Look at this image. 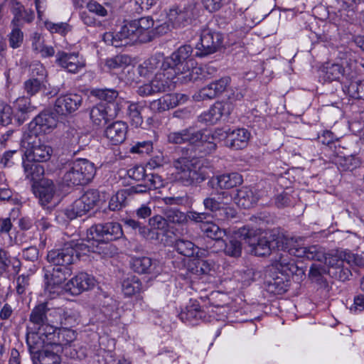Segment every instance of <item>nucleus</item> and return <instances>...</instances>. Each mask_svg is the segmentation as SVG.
Returning <instances> with one entry per match:
<instances>
[{
    "label": "nucleus",
    "mask_w": 364,
    "mask_h": 364,
    "mask_svg": "<svg viewBox=\"0 0 364 364\" xmlns=\"http://www.w3.org/2000/svg\"><path fill=\"white\" fill-rule=\"evenodd\" d=\"M163 186L161 177L156 174L151 173L145 181L132 188L134 193H143L151 189H156Z\"/></svg>",
    "instance_id": "nucleus-37"
},
{
    "label": "nucleus",
    "mask_w": 364,
    "mask_h": 364,
    "mask_svg": "<svg viewBox=\"0 0 364 364\" xmlns=\"http://www.w3.org/2000/svg\"><path fill=\"white\" fill-rule=\"evenodd\" d=\"M203 134V131L196 130L194 128L187 129L183 132V143L188 142L200 147Z\"/></svg>",
    "instance_id": "nucleus-52"
},
{
    "label": "nucleus",
    "mask_w": 364,
    "mask_h": 364,
    "mask_svg": "<svg viewBox=\"0 0 364 364\" xmlns=\"http://www.w3.org/2000/svg\"><path fill=\"white\" fill-rule=\"evenodd\" d=\"M216 72V68L213 65H207L201 68L197 66L193 59H188L183 65V82L209 78Z\"/></svg>",
    "instance_id": "nucleus-13"
},
{
    "label": "nucleus",
    "mask_w": 364,
    "mask_h": 364,
    "mask_svg": "<svg viewBox=\"0 0 364 364\" xmlns=\"http://www.w3.org/2000/svg\"><path fill=\"white\" fill-rule=\"evenodd\" d=\"M70 275V269L66 267H55L52 270L46 269L45 273L46 290L50 294L55 293L56 289Z\"/></svg>",
    "instance_id": "nucleus-17"
},
{
    "label": "nucleus",
    "mask_w": 364,
    "mask_h": 364,
    "mask_svg": "<svg viewBox=\"0 0 364 364\" xmlns=\"http://www.w3.org/2000/svg\"><path fill=\"white\" fill-rule=\"evenodd\" d=\"M235 199L239 206L248 209L258 201L259 197L252 188L242 187L237 191Z\"/></svg>",
    "instance_id": "nucleus-33"
},
{
    "label": "nucleus",
    "mask_w": 364,
    "mask_h": 364,
    "mask_svg": "<svg viewBox=\"0 0 364 364\" xmlns=\"http://www.w3.org/2000/svg\"><path fill=\"white\" fill-rule=\"evenodd\" d=\"M127 124L122 121H117L109 124L105 131V136L113 144L122 143L127 136Z\"/></svg>",
    "instance_id": "nucleus-26"
},
{
    "label": "nucleus",
    "mask_w": 364,
    "mask_h": 364,
    "mask_svg": "<svg viewBox=\"0 0 364 364\" xmlns=\"http://www.w3.org/2000/svg\"><path fill=\"white\" fill-rule=\"evenodd\" d=\"M14 15L11 25L22 27L25 23H31L34 18V14L32 11L26 10L18 1H13L11 9Z\"/></svg>",
    "instance_id": "nucleus-28"
},
{
    "label": "nucleus",
    "mask_w": 364,
    "mask_h": 364,
    "mask_svg": "<svg viewBox=\"0 0 364 364\" xmlns=\"http://www.w3.org/2000/svg\"><path fill=\"white\" fill-rule=\"evenodd\" d=\"M181 61V53L177 50L166 58L164 54L157 53L141 63L137 70L140 76L148 77L157 71H162L171 65H177Z\"/></svg>",
    "instance_id": "nucleus-6"
},
{
    "label": "nucleus",
    "mask_w": 364,
    "mask_h": 364,
    "mask_svg": "<svg viewBox=\"0 0 364 364\" xmlns=\"http://www.w3.org/2000/svg\"><path fill=\"white\" fill-rule=\"evenodd\" d=\"M250 134L245 129H237L230 131L223 130V137L225 138L226 146L230 149L238 150L247 146Z\"/></svg>",
    "instance_id": "nucleus-22"
},
{
    "label": "nucleus",
    "mask_w": 364,
    "mask_h": 364,
    "mask_svg": "<svg viewBox=\"0 0 364 364\" xmlns=\"http://www.w3.org/2000/svg\"><path fill=\"white\" fill-rule=\"evenodd\" d=\"M333 161L341 171H352L360 165V160L358 156L346 154L340 151V148L335 151Z\"/></svg>",
    "instance_id": "nucleus-27"
},
{
    "label": "nucleus",
    "mask_w": 364,
    "mask_h": 364,
    "mask_svg": "<svg viewBox=\"0 0 364 364\" xmlns=\"http://www.w3.org/2000/svg\"><path fill=\"white\" fill-rule=\"evenodd\" d=\"M52 310H55V308L50 306L48 301L38 304L30 314V321L36 326V328L46 322L51 323L50 320L55 316V314H50Z\"/></svg>",
    "instance_id": "nucleus-25"
},
{
    "label": "nucleus",
    "mask_w": 364,
    "mask_h": 364,
    "mask_svg": "<svg viewBox=\"0 0 364 364\" xmlns=\"http://www.w3.org/2000/svg\"><path fill=\"white\" fill-rule=\"evenodd\" d=\"M23 146L26 148L25 156L28 161H46L53 153L51 146L42 141L35 134L25 136Z\"/></svg>",
    "instance_id": "nucleus-8"
},
{
    "label": "nucleus",
    "mask_w": 364,
    "mask_h": 364,
    "mask_svg": "<svg viewBox=\"0 0 364 364\" xmlns=\"http://www.w3.org/2000/svg\"><path fill=\"white\" fill-rule=\"evenodd\" d=\"M34 193L38 197L43 205L55 204L59 200L56 186L53 181L50 179L44 178L41 180L39 185L34 189Z\"/></svg>",
    "instance_id": "nucleus-20"
},
{
    "label": "nucleus",
    "mask_w": 364,
    "mask_h": 364,
    "mask_svg": "<svg viewBox=\"0 0 364 364\" xmlns=\"http://www.w3.org/2000/svg\"><path fill=\"white\" fill-rule=\"evenodd\" d=\"M82 97L75 93L63 95L55 100L54 109L62 115L70 114L75 112L81 106Z\"/></svg>",
    "instance_id": "nucleus-18"
},
{
    "label": "nucleus",
    "mask_w": 364,
    "mask_h": 364,
    "mask_svg": "<svg viewBox=\"0 0 364 364\" xmlns=\"http://www.w3.org/2000/svg\"><path fill=\"white\" fill-rule=\"evenodd\" d=\"M237 212L235 208L231 207H222L220 208L215 215L219 220L225 221L235 218Z\"/></svg>",
    "instance_id": "nucleus-64"
},
{
    "label": "nucleus",
    "mask_w": 364,
    "mask_h": 364,
    "mask_svg": "<svg viewBox=\"0 0 364 364\" xmlns=\"http://www.w3.org/2000/svg\"><path fill=\"white\" fill-rule=\"evenodd\" d=\"M23 166L26 178L31 181H37L41 179L44 173V168L40 164H35L31 161H23Z\"/></svg>",
    "instance_id": "nucleus-40"
},
{
    "label": "nucleus",
    "mask_w": 364,
    "mask_h": 364,
    "mask_svg": "<svg viewBox=\"0 0 364 364\" xmlns=\"http://www.w3.org/2000/svg\"><path fill=\"white\" fill-rule=\"evenodd\" d=\"M142 284L138 277L127 275L122 282V291L127 296H132L141 290Z\"/></svg>",
    "instance_id": "nucleus-34"
},
{
    "label": "nucleus",
    "mask_w": 364,
    "mask_h": 364,
    "mask_svg": "<svg viewBox=\"0 0 364 364\" xmlns=\"http://www.w3.org/2000/svg\"><path fill=\"white\" fill-rule=\"evenodd\" d=\"M166 217L170 228L175 229V232L173 231L171 232L176 237L175 240L173 242V246L181 254L179 244L181 242L182 212L178 208H169L166 211Z\"/></svg>",
    "instance_id": "nucleus-23"
},
{
    "label": "nucleus",
    "mask_w": 364,
    "mask_h": 364,
    "mask_svg": "<svg viewBox=\"0 0 364 364\" xmlns=\"http://www.w3.org/2000/svg\"><path fill=\"white\" fill-rule=\"evenodd\" d=\"M131 58L127 55H117L106 60L105 65L110 70L122 69L128 66Z\"/></svg>",
    "instance_id": "nucleus-46"
},
{
    "label": "nucleus",
    "mask_w": 364,
    "mask_h": 364,
    "mask_svg": "<svg viewBox=\"0 0 364 364\" xmlns=\"http://www.w3.org/2000/svg\"><path fill=\"white\" fill-rule=\"evenodd\" d=\"M52 323L46 322L39 326H38L37 331L38 333L45 338V341L50 345V346H54L55 343V338L57 335L56 328L53 326Z\"/></svg>",
    "instance_id": "nucleus-43"
},
{
    "label": "nucleus",
    "mask_w": 364,
    "mask_h": 364,
    "mask_svg": "<svg viewBox=\"0 0 364 364\" xmlns=\"http://www.w3.org/2000/svg\"><path fill=\"white\" fill-rule=\"evenodd\" d=\"M123 235L122 226L115 222L97 224L87 230L88 240L95 241H109L119 239Z\"/></svg>",
    "instance_id": "nucleus-9"
},
{
    "label": "nucleus",
    "mask_w": 364,
    "mask_h": 364,
    "mask_svg": "<svg viewBox=\"0 0 364 364\" xmlns=\"http://www.w3.org/2000/svg\"><path fill=\"white\" fill-rule=\"evenodd\" d=\"M326 262L330 267L328 272L331 277L340 281H346L351 276V272L345 266V263L350 266L363 268L364 267V255L342 252L339 256L330 257Z\"/></svg>",
    "instance_id": "nucleus-5"
},
{
    "label": "nucleus",
    "mask_w": 364,
    "mask_h": 364,
    "mask_svg": "<svg viewBox=\"0 0 364 364\" xmlns=\"http://www.w3.org/2000/svg\"><path fill=\"white\" fill-rule=\"evenodd\" d=\"M183 266L186 267L188 272L196 275L208 274L210 269L207 262L198 257L183 259Z\"/></svg>",
    "instance_id": "nucleus-36"
},
{
    "label": "nucleus",
    "mask_w": 364,
    "mask_h": 364,
    "mask_svg": "<svg viewBox=\"0 0 364 364\" xmlns=\"http://www.w3.org/2000/svg\"><path fill=\"white\" fill-rule=\"evenodd\" d=\"M206 215L205 213H198L196 212H188L184 218L183 221H195L196 223H200V228L204 235L213 240L220 241L226 235V230L220 228L218 225L213 222H203L205 219Z\"/></svg>",
    "instance_id": "nucleus-10"
},
{
    "label": "nucleus",
    "mask_w": 364,
    "mask_h": 364,
    "mask_svg": "<svg viewBox=\"0 0 364 364\" xmlns=\"http://www.w3.org/2000/svg\"><path fill=\"white\" fill-rule=\"evenodd\" d=\"M90 210L87 208V206L81 198H78L69 208L65 209V214L67 218L70 220H73L78 216H82L88 212Z\"/></svg>",
    "instance_id": "nucleus-44"
},
{
    "label": "nucleus",
    "mask_w": 364,
    "mask_h": 364,
    "mask_svg": "<svg viewBox=\"0 0 364 364\" xmlns=\"http://www.w3.org/2000/svg\"><path fill=\"white\" fill-rule=\"evenodd\" d=\"M330 257H335L334 255H326L324 249L318 245H311L307 247V255L308 259L316 260L319 262L324 261L325 264H327L326 260Z\"/></svg>",
    "instance_id": "nucleus-48"
},
{
    "label": "nucleus",
    "mask_w": 364,
    "mask_h": 364,
    "mask_svg": "<svg viewBox=\"0 0 364 364\" xmlns=\"http://www.w3.org/2000/svg\"><path fill=\"white\" fill-rule=\"evenodd\" d=\"M325 264L326 266L316 264H312L309 271V277L311 279L318 281L323 274H328V271L330 267L328 264Z\"/></svg>",
    "instance_id": "nucleus-62"
},
{
    "label": "nucleus",
    "mask_w": 364,
    "mask_h": 364,
    "mask_svg": "<svg viewBox=\"0 0 364 364\" xmlns=\"http://www.w3.org/2000/svg\"><path fill=\"white\" fill-rule=\"evenodd\" d=\"M63 144L70 151L78 152L87 144V135L75 127H69L63 136Z\"/></svg>",
    "instance_id": "nucleus-21"
},
{
    "label": "nucleus",
    "mask_w": 364,
    "mask_h": 364,
    "mask_svg": "<svg viewBox=\"0 0 364 364\" xmlns=\"http://www.w3.org/2000/svg\"><path fill=\"white\" fill-rule=\"evenodd\" d=\"M76 338V333L68 327H61L58 329L55 338V346H67Z\"/></svg>",
    "instance_id": "nucleus-42"
},
{
    "label": "nucleus",
    "mask_w": 364,
    "mask_h": 364,
    "mask_svg": "<svg viewBox=\"0 0 364 364\" xmlns=\"http://www.w3.org/2000/svg\"><path fill=\"white\" fill-rule=\"evenodd\" d=\"M95 284L96 280L93 276L80 272L65 284L64 289L72 295H78L82 291L92 289Z\"/></svg>",
    "instance_id": "nucleus-16"
},
{
    "label": "nucleus",
    "mask_w": 364,
    "mask_h": 364,
    "mask_svg": "<svg viewBox=\"0 0 364 364\" xmlns=\"http://www.w3.org/2000/svg\"><path fill=\"white\" fill-rule=\"evenodd\" d=\"M154 21L150 16L127 21L116 33L107 32L103 41L107 44L120 48L135 43H146L151 40V29Z\"/></svg>",
    "instance_id": "nucleus-1"
},
{
    "label": "nucleus",
    "mask_w": 364,
    "mask_h": 364,
    "mask_svg": "<svg viewBox=\"0 0 364 364\" xmlns=\"http://www.w3.org/2000/svg\"><path fill=\"white\" fill-rule=\"evenodd\" d=\"M182 23L181 9L178 6H174L169 9L167 14L166 23L168 27L173 28H179Z\"/></svg>",
    "instance_id": "nucleus-51"
},
{
    "label": "nucleus",
    "mask_w": 364,
    "mask_h": 364,
    "mask_svg": "<svg viewBox=\"0 0 364 364\" xmlns=\"http://www.w3.org/2000/svg\"><path fill=\"white\" fill-rule=\"evenodd\" d=\"M151 266V259L147 257H136L132 259V269L141 274L146 273Z\"/></svg>",
    "instance_id": "nucleus-53"
},
{
    "label": "nucleus",
    "mask_w": 364,
    "mask_h": 364,
    "mask_svg": "<svg viewBox=\"0 0 364 364\" xmlns=\"http://www.w3.org/2000/svg\"><path fill=\"white\" fill-rule=\"evenodd\" d=\"M342 90L352 98L364 100V80L350 81L348 85H344Z\"/></svg>",
    "instance_id": "nucleus-39"
},
{
    "label": "nucleus",
    "mask_w": 364,
    "mask_h": 364,
    "mask_svg": "<svg viewBox=\"0 0 364 364\" xmlns=\"http://www.w3.org/2000/svg\"><path fill=\"white\" fill-rule=\"evenodd\" d=\"M80 198L87 206V208L91 210L100 202V193L97 190L90 189Z\"/></svg>",
    "instance_id": "nucleus-54"
},
{
    "label": "nucleus",
    "mask_w": 364,
    "mask_h": 364,
    "mask_svg": "<svg viewBox=\"0 0 364 364\" xmlns=\"http://www.w3.org/2000/svg\"><path fill=\"white\" fill-rule=\"evenodd\" d=\"M43 83L41 80L31 78L24 82V89L28 95L33 96L40 91Z\"/></svg>",
    "instance_id": "nucleus-60"
},
{
    "label": "nucleus",
    "mask_w": 364,
    "mask_h": 364,
    "mask_svg": "<svg viewBox=\"0 0 364 364\" xmlns=\"http://www.w3.org/2000/svg\"><path fill=\"white\" fill-rule=\"evenodd\" d=\"M181 67L182 62L180 61L179 65H173L162 71H157L151 82L138 87L137 93L141 97H146L175 88L177 84L182 82Z\"/></svg>",
    "instance_id": "nucleus-2"
},
{
    "label": "nucleus",
    "mask_w": 364,
    "mask_h": 364,
    "mask_svg": "<svg viewBox=\"0 0 364 364\" xmlns=\"http://www.w3.org/2000/svg\"><path fill=\"white\" fill-rule=\"evenodd\" d=\"M26 343L33 358H38V355L46 348L52 347L38 331L31 332L27 334Z\"/></svg>",
    "instance_id": "nucleus-29"
},
{
    "label": "nucleus",
    "mask_w": 364,
    "mask_h": 364,
    "mask_svg": "<svg viewBox=\"0 0 364 364\" xmlns=\"http://www.w3.org/2000/svg\"><path fill=\"white\" fill-rule=\"evenodd\" d=\"M229 82V77H222L220 80H215V82L209 84L215 97L222 94L226 90Z\"/></svg>",
    "instance_id": "nucleus-61"
},
{
    "label": "nucleus",
    "mask_w": 364,
    "mask_h": 364,
    "mask_svg": "<svg viewBox=\"0 0 364 364\" xmlns=\"http://www.w3.org/2000/svg\"><path fill=\"white\" fill-rule=\"evenodd\" d=\"M96 169L93 163L80 159L68 163L65 167L63 182L68 186H82L94 178Z\"/></svg>",
    "instance_id": "nucleus-4"
},
{
    "label": "nucleus",
    "mask_w": 364,
    "mask_h": 364,
    "mask_svg": "<svg viewBox=\"0 0 364 364\" xmlns=\"http://www.w3.org/2000/svg\"><path fill=\"white\" fill-rule=\"evenodd\" d=\"M92 95L100 100L112 102L118 96V92L114 89H95L92 90Z\"/></svg>",
    "instance_id": "nucleus-57"
},
{
    "label": "nucleus",
    "mask_w": 364,
    "mask_h": 364,
    "mask_svg": "<svg viewBox=\"0 0 364 364\" xmlns=\"http://www.w3.org/2000/svg\"><path fill=\"white\" fill-rule=\"evenodd\" d=\"M142 109L143 106L139 103H131L128 107L129 117L131 119L132 124L136 127L141 126L143 123L141 116Z\"/></svg>",
    "instance_id": "nucleus-50"
},
{
    "label": "nucleus",
    "mask_w": 364,
    "mask_h": 364,
    "mask_svg": "<svg viewBox=\"0 0 364 364\" xmlns=\"http://www.w3.org/2000/svg\"><path fill=\"white\" fill-rule=\"evenodd\" d=\"M151 173H149L150 175ZM127 175L129 178L136 181H145L148 178L149 174L146 173V170L142 166H135L127 171Z\"/></svg>",
    "instance_id": "nucleus-58"
},
{
    "label": "nucleus",
    "mask_w": 364,
    "mask_h": 364,
    "mask_svg": "<svg viewBox=\"0 0 364 364\" xmlns=\"http://www.w3.org/2000/svg\"><path fill=\"white\" fill-rule=\"evenodd\" d=\"M21 27L12 26V29L9 35V46L12 48H19L23 41V33Z\"/></svg>",
    "instance_id": "nucleus-56"
},
{
    "label": "nucleus",
    "mask_w": 364,
    "mask_h": 364,
    "mask_svg": "<svg viewBox=\"0 0 364 364\" xmlns=\"http://www.w3.org/2000/svg\"><path fill=\"white\" fill-rule=\"evenodd\" d=\"M205 177L201 172V165L197 159L191 161L183 160V185L188 186L198 183L204 181Z\"/></svg>",
    "instance_id": "nucleus-24"
},
{
    "label": "nucleus",
    "mask_w": 364,
    "mask_h": 364,
    "mask_svg": "<svg viewBox=\"0 0 364 364\" xmlns=\"http://www.w3.org/2000/svg\"><path fill=\"white\" fill-rule=\"evenodd\" d=\"M41 364H59L60 362V356L50 350V348H46L41 353L37 358Z\"/></svg>",
    "instance_id": "nucleus-55"
},
{
    "label": "nucleus",
    "mask_w": 364,
    "mask_h": 364,
    "mask_svg": "<svg viewBox=\"0 0 364 364\" xmlns=\"http://www.w3.org/2000/svg\"><path fill=\"white\" fill-rule=\"evenodd\" d=\"M55 58L56 64L70 73H77L86 65L85 60L78 53L58 51Z\"/></svg>",
    "instance_id": "nucleus-12"
},
{
    "label": "nucleus",
    "mask_w": 364,
    "mask_h": 364,
    "mask_svg": "<svg viewBox=\"0 0 364 364\" xmlns=\"http://www.w3.org/2000/svg\"><path fill=\"white\" fill-rule=\"evenodd\" d=\"M216 181L218 186L223 189H230L242 183V176L237 173L223 174L212 179V183Z\"/></svg>",
    "instance_id": "nucleus-35"
},
{
    "label": "nucleus",
    "mask_w": 364,
    "mask_h": 364,
    "mask_svg": "<svg viewBox=\"0 0 364 364\" xmlns=\"http://www.w3.org/2000/svg\"><path fill=\"white\" fill-rule=\"evenodd\" d=\"M223 138V129H218L213 132L203 130V139L200 142V151L209 154L216 149V141Z\"/></svg>",
    "instance_id": "nucleus-30"
},
{
    "label": "nucleus",
    "mask_w": 364,
    "mask_h": 364,
    "mask_svg": "<svg viewBox=\"0 0 364 364\" xmlns=\"http://www.w3.org/2000/svg\"><path fill=\"white\" fill-rule=\"evenodd\" d=\"M240 235L244 240H247V242L252 247L251 252L256 256L265 257L269 255L272 250L277 248L278 250H284L288 248L287 238L284 235H270L256 239L253 233L250 230L243 228L240 230Z\"/></svg>",
    "instance_id": "nucleus-3"
},
{
    "label": "nucleus",
    "mask_w": 364,
    "mask_h": 364,
    "mask_svg": "<svg viewBox=\"0 0 364 364\" xmlns=\"http://www.w3.org/2000/svg\"><path fill=\"white\" fill-rule=\"evenodd\" d=\"M90 115L92 122L98 126L108 119L107 109L104 105H98L92 107Z\"/></svg>",
    "instance_id": "nucleus-49"
},
{
    "label": "nucleus",
    "mask_w": 364,
    "mask_h": 364,
    "mask_svg": "<svg viewBox=\"0 0 364 364\" xmlns=\"http://www.w3.org/2000/svg\"><path fill=\"white\" fill-rule=\"evenodd\" d=\"M232 110V105L230 102H217L207 112L200 117V121L208 124H214L222 117L228 116Z\"/></svg>",
    "instance_id": "nucleus-19"
},
{
    "label": "nucleus",
    "mask_w": 364,
    "mask_h": 364,
    "mask_svg": "<svg viewBox=\"0 0 364 364\" xmlns=\"http://www.w3.org/2000/svg\"><path fill=\"white\" fill-rule=\"evenodd\" d=\"M242 246L241 242L235 237H230L225 242L224 253L232 257H240L242 255Z\"/></svg>",
    "instance_id": "nucleus-45"
},
{
    "label": "nucleus",
    "mask_w": 364,
    "mask_h": 364,
    "mask_svg": "<svg viewBox=\"0 0 364 364\" xmlns=\"http://www.w3.org/2000/svg\"><path fill=\"white\" fill-rule=\"evenodd\" d=\"M31 41L32 50L42 58H49L54 55L55 50L53 47L46 45L45 40L40 33H34L31 37Z\"/></svg>",
    "instance_id": "nucleus-32"
},
{
    "label": "nucleus",
    "mask_w": 364,
    "mask_h": 364,
    "mask_svg": "<svg viewBox=\"0 0 364 364\" xmlns=\"http://www.w3.org/2000/svg\"><path fill=\"white\" fill-rule=\"evenodd\" d=\"M350 0L343 1L338 10L340 16L346 21H352L354 19L356 12L359 11L358 6L355 3L349 2Z\"/></svg>",
    "instance_id": "nucleus-47"
},
{
    "label": "nucleus",
    "mask_w": 364,
    "mask_h": 364,
    "mask_svg": "<svg viewBox=\"0 0 364 364\" xmlns=\"http://www.w3.org/2000/svg\"><path fill=\"white\" fill-rule=\"evenodd\" d=\"M35 124L45 132H50L57 127L58 119L56 117L50 112H42L34 119Z\"/></svg>",
    "instance_id": "nucleus-38"
},
{
    "label": "nucleus",
    "mask_w": 364,
    "mask_h": 364,
    "mask_svg": "<svg viewBox=\"0 0 364 364\" xmlns=\"http://www.w3.org/2000/svg\"><path fill=\"white\" fill-rule=\"evenodd\" d=\"M344 68L338 63L328 64L323 70V78L325 81L338 80L343 75Z\"/></svg>",
    "instance_id": "nucleus-41"
},
{
    "label": "nucleus",
    "mask_w": 364,
    "mask_h": 364,
    "mask_svg": "<svg viewBox=\"0 0 364 364\" xmlns=\"http://www.w3.org/2000/svg\"><path fill=\"white\" fill-rule=\"evenodd\" d=\"M272 269L282 271L289 277H291L298 283L305 278V270L304 268L298 266L287 252L282 254L279 259L274 262V267Z\"/></svg>",
    "instance_id": "nucleus-14"
},
{
    "label": "nucleus",
    "mask_w": 364,
    "mask_h": 364,
    "mask_svg": "<svg viewBox=\"0 0 364 364\" xmlns=\"http://www.w3.org/2000/svg\"><path fill=\"white\" fill-rule=\"evenodd\" d=\"M50 314H55L54 318L50 320L51 323H60L62 327L71 328L77 322V314L71 310H65L60 308H55L52 310Z\"/></svg>",
    "instance_id": "nucleus-31"
},
{
    "label": "nucleus",
    "mask_w": 364,
    "mask_h": 364,
    "mask_svg": "<svg viewBox=\"0 0 364 364\" xmlns=\"http://www.w3.org/2000/svg\"><path fill=\"white\" fill-rule=\"evenodd\" d=\"M200 40V43L196 45V48L201 51V55L215 53L223 43L222 35L209 28L202 31Z\"/></svg>",
    "instance_id": "nucleus-15"
},
{
    "label": "nucleus",
    "mask_w": 364,
    "mask_h": 364,
    "mask_svg": "<svg viewBox=\"0 0 364 364\" xmlns=\"http://www.w3.org/2000/svg\"><path fill=\"white\" fill-rule=\"evenodd\" d=\"M125 202V193L123 191H118L113 196L109 202V208L111 210L115 211L120 210L124 205Z\"/></svg>",
    "instance_id": "nucleus-59"
},
{
    "label": "nucleus",
    "mask_w": 364,
    "mask_h": 364,
    "mask_svg": "<svg viewBox=\"0 0 364 364\" xmlns=\"http://www.w3.org/2000/svg\"><path fill=\"white\" fill-rule=\"evenodd\" d=\"M87 248L89 252L90 247L87 245L71 240L65 243L60 249L50 250L47 255V259L55 267H67L74 262L75 259L77 258L78 250L84 251Z\"/></svg>",
    "instance_id": "nucleus-7"
},
{
    "label": "nucleus",
    "mask_w": 364,
    "mask_h": 364,
    "mask_svg": "<svg viewBox=\"0 0 364 364\" xmlns=\"http://www.w3.org/2000/svg\"><path fill=\"white\" fill-rule=\"evenodd\" d=\"M274 263L269 268L265 275L267 291L274 294L286 292L289 286V277L282 271L272 269Z\"/></svg>",
    "instance_id": "nucleus-11"
},
{
    "label": "nucleus",
    "mask_w": 364,
    "mask_h": 364,
    "mask_svg": "<svg viewBox=\"0 0 364 364\" xmlns=\"http://www.w3.org/2000/svg\"><path fill=\"white\" fill-rule=\"evenodd\" d=\"M45 26L51 33H57L60 35H65L69 31V26L66 23H55L50 21H46Z\"/></svg>",
    "instance_id": "nucleus-63"
}]
</instances>
